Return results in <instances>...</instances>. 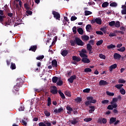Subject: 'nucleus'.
Instances as JSON below:
<instances>
[{
	"mask_svg": "<svg viewBox=\"0 0 126 126\" xmlns=\"http://www.w3.org/2000/svg\"><path fill=\"white\" fill-rule=\"evenodd\" d=\"M70 43L71 46H75V44L78 46H83L84 45V42L79 37H75L74 40H70Z\"/></svg>",
	"mask_w": 126,
	"mask_h": 126,
	"instance_id": "obj_1",
	"label": "nucleus"
},
{
	"mask_svg": "<svg viewBox=\"0 0 126 126\" xmlns=\"http://www.w3.org/2000/svg\"><path fill=\"white\" fill-rule=\"evenodd\" d=\"M91 23H92V24H94V23H96V24L101 25V24H102V19L99 18L93 19L91 20Z\"/></svg>",
	"mask_w": 126,
	"mask_h": 126,
	"instance_id": "obj_2",
	"label": "nucleus"
},
{
	"mask_svg": "<svg viewBox=\"0 0 126 126\" xmlns=\"http://www.w3.org/2000/svg\"><path fill=\"white\" fill-rule=\"evenodd\" d=\"M52 14L54 16V18L56 19L57 20H61V14L59 13V12L53 11H52Z\"/></svg>",
	"mask_w": 126,
	"mask_h": 126,
	"instance_id": "obj_3",
	"label": "nucleus"
},
{
	"mask_svg": "<svg viewBox=\"0 0 126 126\" xmlns=\"http://www.w3.org/2000/svg\"><path fill=\"white\" fill-rule=\"evenodd\" d=\"M6 16L4 15L3 11L0 10V23L3 24V20Z\"/></svg>",
	"mask_w": 126,
	"mask_h": 126,
	"instance_id": "obj_4",
	"label": "nucleus"
},
{
	"mask_svg": "<svg viewBox=\"0 0 126 126\" xmlns=\"http://www.w3.org/2000/svg\"><path fill=\"white\" fill-rule=\"evenodd\" d=\"M87 100L90 101V102L91 103H92L93 104H95L96 103V102H97V100L96 99H94V97L93 96L87 97Z\"/></svg>",
	"mask_w": 126,
	"mask_h": 126,
	"instance_id": "obj_5",
	"label": "nucleus"
},
{
	"mask_svg": "<svg viewBox=\"0 0 126 126\" xmlns=\"http://www.w3.org/2000/svg\"><path fill=\"white\" fill-rule=\"evenodd\" d=\"M76 79V75H73L70 77L69 79H68L67 81L69 83H73V81L74 80Z\"/></svg>",
	"mask_w": 126,
	"mask_h": 126,
	"instance_id": "obj_6",
	"label": "nucleus"
},
{
	"mask_svg": "<svg viewBox=\"0 0 126 126\" xmlns=\"http://www.w3.org/2000/svg\"><path fill=\"white\" fill-rule=\"evenodd\" d=\"M17 80H19V82L17 83L16 86L20 88L23 85V80L21 78L17 79Z\"/></svg>",
	"mask_w": 126,
	"mask_h": 126,
	"instance_id": "obj_7",
	"label": "nucleus"
},
{
	"mask_svg": "<svg viewBox=\"0 0 126 126\" xmlns=\"http://www.w3.org/2000/svg\"><path fill=\"white\" fill-rule=\"evenodd\" d=\"M118 107V104H111L109 105L107 107V109L108 110H113L114 108H116Z\"/></svg>",
	"mask_w": 126,
	"mask_h": 126,
	"instance_id": "obj_8",
	"label": "nucleus"
},
{
	"mask_svg": "<svg viewBox=\"0 0 126 126\" xmlns=\"http://www.w3.org/2000/svg\"><path fill=\"white\" fill-rule=\"evenodd\" d=\"M63 111V107H61L58 109H55L54 110V113H55V115H57V114H60V113H62Z\"/></svg>",
	"mask_w": 126,
	"mask_h": 126,
	"instance_id": "obj_9",
	"label": "nucleus"
},
{
	"mask_svg": "<svg viewBox=\"0 0 126 126\" xmlns=\"http://www.w3.org/2000/svg\"><path fill=\"white\" fill-rule=\"evenodd\" d=\"M66 109L67 111H67V113L69 115H70V114H71V112L73 111V109H72V108H71L69 105H67L66 107Z\"/></svg>",
	"mask_w": 126,
	"mask_h": 126,
	"instance_id": "obj_10",
	"label": "nucleus"
},
{
	"mask_svg": "<svg viewBox=\"0 0 126 126\" xmlns=\"http://www.w3.org/2000/svg\"><path fill=\"white\" fill-rule=\"evenodd\" d=\"M116 121H117V118L111 117L109 120V125H113V124H115Z\"/></svg>",
	"mask_w": 126,
	"mask_h": 126,
	"instance_id": "obj_11",
	"label": "nucleus"
},
{
	"mask_svg": "<svg viewBox=\"0 0 126 126\" xmlns=\"http://www.w3.org/2000/svg\"><path fill=\"white\" fill-rule=\"evenodd\" d=\"M118 66V65H117L116 63H115L113 65H111L110 67H109V71L110 72H112V71H113V69H115V68Z\"/></svg>",
	"mask_w": 126,
	"mask_h": 126,
	"instance_id": "obj_12",
	"label": "nucleus"
},
{
	"mask_svg": "<svg viewBox=\"0 0 126 126\" xmlns=\"http://www.w3.org/2000/svg\"><path fill=\"white\" fill-rule=\"evenodd\" d=\"M113 58L115 60H120L122 58V56L118 53H115L113 55Z\"/></svg>",
	"mask_w": 126,
	"mask_h": 126,
	"instance_id": "obj_13",
	"label": "nucleus"
},
{
	"mask_svg": "<svg viewBox=\"0 0 126 126\" xmlns=\"http://www.w3.org/2000/svg\"><path fill=\"white\" fill-rule=\"evenodd\" d=\"M81 61L84 63H90V60L88 58H83L82 59Z\"/></svg>",
	"mask_w": 126,
	"mask_h": 126,
	"instance_id": "obj_14",
	"label": "nucleus"
},
{
	"mask_svg": "<svg viewBox=\"0 0 126 126\" xmlns=\"http://www.w3.org/2000/svg\"><path fill=\"white\" fill-rule=\"evenodd\" d=\"M81 39L85 42H87L89 40V36L88 35H84L81 36Z\"/></svg>",
	"mask_w": 126,
	"mask_h": 126,
	"instance_id": "obj_15",
	"label": "nucleus"
},
{
	"mask_svg": "<svg viewBox=\"0 0 126 126\" xmlns=\"http://www.w3.org/2000/svg\"><path fill=\"white\" fill-rule=\"evenodd\" d=\"M52 65L53 67H58V62L56 59L52 61Z\"/></svg>",
	"mask_w": 126,
	"mask_h": 126,
	"instance_id": "obj_16",
	"label": "nucleus"
},
{
	"mask_svg": "<svg viewBox=\"0 0 126 126\" xmlns=\"http://www.w3.org/2000/svg\"><path fill=\"white\" fill-rule=\"evenodd\" d=\"M24 8L26 10H32V8L30 7V5L28 3H26L24 4Z\"/></svg>",
	"mask_w": 126,
	"mask_h": 126,
	"instance_id": "obj_17",
	"label": "nucleus"
},
{
	"mask_svg": "<svg viewBox=\"0 0 126 126\" xmlns=\"http://www.w3.org/2000/svg\"><path fill=\"white\" fill-rule=\"evenodd\" d=\"M107 84H108V82L105 80H101L99 82V85H100V86H102L103 85H107Z\"/></svg>",
	"mask_w": 126,
	"mask_h": 126,
	"instance_id": "obj_18",
	"label": "nucleus"
},
{
	"mask_svg": "<svg viewBox=\"0 0 126 126\" xmlns=\"http://www.w3.org/2000/svg\"><path fill=\"white\" fill-rule=\"evenodd\" d=\"M72 60L73 61H75V62L78 63V62H80V61H81V58H80L79 57H78L77 56H73Z\"/></svg>",
	"mask_w": 126,
	"mask_h": 126,
	"instance_id": "obj_19",
	"label": "nucleus"
},
{
	"mask_svg": "<svg viewBox=\"0 0 126 126\" xmlns=\"http://www.w3.org/2000/svg\"><path fill=\"white\" fill-rule=\"evenodd\" d=\"M36 50H37V45L31 46L29 49V51H32V52H36Z\"/></svg>",
	"mask_w": 126,
	"mask_h": 126,
	"instance_id": "obj_20",
	"label": "nucleus"
},
{
	"mask_svg": "<svg viewBox=\"0 0 126 126\" xmlns=\"http://www.w3.org/2000/svg\"><path fill=\"white\" fill-rule=\"evenodd\" d=\"M67 54H68V51L66 50H64L61 51V55L63 57H66V56H67Z\"/></svg>",
	"mask_w": 126,
	"mask_h": 126,
	"instance_id": "obj_21",
	"label": "nucleus"
},
{
	"mask_svg": "<svg viewBox=\"0 0 126 126\" xmlns=\"http://www.w3.org/2000/svg\"><path fill=\"white\" fill-rule=\"evenodd\" d=\"M13 91L14 93H15V94H16V92H17V94H19V93H18V91H19V87H17L16 86H15L14 87Z\"/></svg>",
	"mask_w": 126,
	"mask_h": 126,
	"instance_id": "obj_22",
	"label": "nucleus"
},
{
	"mask_svg": "<svg viewBox=\"0 0 126 126\" xmlns=\"http://www.w3.org/2000/svg\"><path fill=\"white\" fill-rule=\"evenodd\" d=\"M58 93L59 94H60L62 99H65V96H64V94H63V92H62V91L61 90H59L58 91Z\"/></svg>",
	"mask_w": 126,
	"mask_h": 126,
	"instance_id": "obj_23",
	"label": "nucleus"
},
{
	"mask_svg": "<svg viewBox=\"0 0 126 126\" xmlns=\"http://www.w3.org/2000/svg\"><path fill=\"white\" fill-rule=\"evenodd\" d=\"M89 108H90V109H91L90 110H89V112L90 114L92 113V112H94V111H95V106H90Z\"/></svg>",
	"mask_w": 126,
	"mask_h": 126,
	"instance_id": "obj_24",
	"label": "nucleus"
},
{
	"mask_svg": "<svg viewBox=\"0 0 126 126\" xmlns=\"http://www.w3.org/2000/svg\"><path fill=\"white\" fill-rule=\"evenodd\" d=\"M86 29L87 32H90V29H92V26L90 24H88L86 27Z\"/></svg>",
	"mask_w": 126,
	"mask_h": 126,
	"instance_id": "obj_25",
	"label": "nucleus"
},
{
	"mask_svg": "<svg viewBox=\"0 0 126 126\" xmlns=\"http://www.w3.org/2000/svg\"><path fill=\"white\" fill-rule=\"evenodd\" d=\"M77 32H78L79 34H80V35H83V29H82V28H79L77 29Z\"/></svg>",
	"mask_w": 126,
	"mask_h": 126,
	"instance_id": "obj_26",
	"label": "nucleus"
},
{
	"mask_svg": "<svg viewBox=\"0 0 126 126\" xmlns=\"http://www.w3.org/2000/svg\"><path fill=\"white\" fill-rule=\"evenodd\" d=\"M78 123V121H77V119H76V118L74 119L71 121V125H74V126H75V125H76V124H77Z\"/></svg>",
	"mask_w": 126,
	"mask_h": 126,
	"instance_id": "obj_27",
	"label": "nucleus"
},
{
	"mask_svg": "<svg viewBox=\"0 0 126 126\" xmlns=\"http://www.w3.org/2000/svg\"><path fill=\"white\" fill-rule=\"evenodd\" d=\"M115 27H116V28H120L121 26V24L120 23V21H117L116 22H115V24L114 25Z\"/></svg>",
	"mask_w": 126,
	"mask_h": 126,
	"instance_id": "obj_28",
	"label": "nucleus"
},
{
	"mask_svg": "<svg viewBox=\"0 0 126 126\" xmlns=\"http://www.w3.org/2000/svg\"><path fill=\"white\" fill-rule=\"evenodd\" d=\"M116 102H118V98L117 97L113 98L112 101L110 102L111 104H117Z\"/></svg>",
	"mask_w": 126,
	"mask_h": 126,
	"instance_id": "obj_29",
	"label": "nucleus"
},
{
	"mask_svg": "<svg viewBox=\"0 0 126 126\" xmlns=\"http://www.w3.org/2000/svg\"><path fill=\"white\" fill-rule=\"evenodd\" d=\"M109 100L104 99L101 101V104H103V105H108V104H109Z\"/></svg>",
	"mask_w": 126,
	"mask_h": 126,
	"instance_id": "obj_30",
	"label": "nucleus"
},
{
	"mask_svg": "<svg viewBox=\"0 0 126 126\" xmlns=\"http://www.w3.org/2000/svg\"><path fill=\"white\" fill-rule=\"evenodd\" d=\"M79 56L81 58H88V56L84 53H82V52H80Z\"/></svg>",
	"mask_w": 126,
	"mask_h": 126,
	"instance_id": "obj_31",
	"label": "nucleus"
},
{
	"mask_svg": "<svg viewBox=\"0 0 126 126\" xmlns=\"http://www.w3.org/2000/svg\"><path fill=\"white\" fill-rule=\"evenodd\" d=\"M110 6L112 7H117V6H118V3L116 2H113L110 4Z\"/></svg>",
	"mask_w": 126,
	"mask_h": 126,
	"instance_id": "obj_32",
	"label": "nucleus"
},
{
	"mask_svg": "<svg viewBox=\"0 0 126 126\" xmlns=\"http://www.w3.org/2000/svg\"><path fill=\"white\" fill-rule=\"evenodd\" d=\"M107 49H108V50H110L111 49H114V48H116V45L111 43L110 45L107 46Z\"/></svg>",
	"mask_w": 126,
	"mask_h": 126,
	"instance_id": "obj_33",
	"label": "nucleus"
},
{
	"mask_svg": "<svg viewBox=\"0 0 126 126\" xmlns=\"http://www.w3.org/2000/svg\"><path fill=\"white\" fill-rule=\"evenodd\" d=\"M51 104H52V102H51V98L50 97H48L47 99V106L48 107H50V106H51Z\"/></svg>",
	"mask_w": 126,
	"mask_h": 126,
	"instance_id": "obj_34",
	"label": "nucleus"
},
{
	"mask_svg": "<svg viewBox=\"0 0 126 126\" xmlns=\"http://www.w3.org/2000/svg\"><path fill=\"white\" fill-rule=\"evenodd\" d=\"M123 86H124L123 84H117L115 85V87L117 88V89H122Z\"/></svg>",
	"mask_w": 126,
	"mask_h": 126,
	"instance_id": "obj_35",
	"label": "nucleus"
},
{
	"mask_svg": "<svg viewBox=\"0 0 126 126\" xmlns=\"http://www.w3.org/2000/svg\"><path fill=\"white\" fill-rule=\"evenodd\" d=\"M58 86H62L63 84V82L62 80H59L58 82L57 83Z\"/></svg>",
	"mask_w": 126,
	"mask_h": 126,
	"instance_id": "obj_36",
	"label": "nucleus"
},
{
	"mask_svg": "<svg viewBox=\"0 0 126 126\" xmlns=\"http://www.w3.org/2000/svg\"><path fill=\"white\" fill-rule=\"evenodd\" d=\"M11 69H15L16 68V65H15V63H11V66H10Z\"/></svg>",
	"mask_w": 126,
	"mask_h": 126,
	"instance_id": "obj_37",
	"label": "nucleus"
},
{
	"mask_svg": "<svg viewBox=\"0 0 126 126\" xmlns=\"http://www.w3.org/2000/svg\"><path fill=\"white\" fill-rule=\"evenodd\" d=\"M92 71V69L90 68H86L84 69V72L86 73H88V72H91Z\"/></svg>",
	"mask_w": 126,
	"mask_h": 126,
	"instance_id": "obj_38",
	"label": "nucleus"
},
{
	"mask_svg": "<svg viewBox=\"0 0 126 126\" xmlns=\"http://www.w3.org/2000/svg\"><path fill=\"white\" fill-rule=\"evenodd\" d=\"M75 101L76 103H81V101H82V98L81 97H77L75 99Z\"/></svg>",
	"mask_w": 126,
	"mask_h": 126,
	"instance_id": "obj_39",
	"label": "nucleus"
},
{
	"mask_svg": "<svg viewBox=\"0 0 126 126\" xmlns=\"http://www.w3.org/2000/svg\"><path fill=\"white\" fill-rule=\"evenodd\" d=\"M58 79H59L58 77H56V76L55 77H53L52 78V82L53 83H57V82L58 81Z\"/></svg>",
	"mask_w": 126,
	"mask_h": 126,
	"instance_id": "obj_40",
	"label": "nucleus"
},
{
	"mask_svg": "<svg viewBox=\"0 0 126 126\" xmlns=\"http://www.w3.org/2000/svg\"><path fill=\"white\" fill-rule=\"evenodd\" d=\"M109 6V2H104L102 4V7L103 8L107 7Z\"/></svg>",
	"mask_w": 126,
	"mask_h": 126,
	"instance_id": "obj_41",
	"label": "nucleus"
},
{
	"mask_svg": "<svg viewBox=\"0 0 126 126\" xmlns=\"http://www.w3.org/2000/svg\"><path fill=\"white\" fill-rule=\"evenodd\" d=\"M90 14H92V12L91 11H88V10L85 11V16L90 15Z\"/></svg>",
	"mask_w": 126,
	"mask_h": 126,
	"instance_id": "obj_42",
	"label": "nucleus"
},
{
	"mask_svg": "<svg viewBox=\"0 0 126 126\" xmlns=\"http://www.w3.org/2000/svg\"><path fill=\"white\" fill-rule=\"evenodd\" d=\"M117 51H118L119 52H125L126 51V47H122L121 48H119L117 49Z\"/></svg>",
	"mask_w": 126,
	"mask_h": 126,
	"instance_id": "obj_43",
	"label": "nucleus"
},
{
	"mask_svg": "<svg viewBox=\"0 0 126 126\" xmlns=\"http://www.w3.org/2000/svg\"><path fill=\"white\" fill-rule=\"evenodd\" d=\"M87 50H88V51L92 50V46H91V44H90V43H88L87 44Z\"/></svg>",
	"mask_w": 126,
	"mask_h": 126,
	"instance_id": "obj_44",
	"label": "nucleus"
},
{
	"mask_svg": "<svg viewBox=\"0 0 126 126\" xmlns=\"http://www.w3.org/2000/svg\"><path fill=\"white\" fill-rule=\"evenodd\" d=\"M120 92L121 94H122V95H125V94H126V90L124 89V88H122L120 89Z\"/></svg>",
	"mask_w": 126,
	"mask_h": 126,
	"instance_id": "obj_45",
	"label": "nucleus"
},
{
	"mask_svg": "<svg viewBox=\"0 0 126 126\" xmlns=\"http://www.w3.org/2000/svg\"><path fill=\"white\" fill-rule=\"evenodd\" d=\"M64 94L65 95H66V96H68V97H71V94H70V92L68 91H66L64 92Z\"/></svg>",
	"mask_w": 126,
	"mask_h": 126,
	"instance_id": "obj_46",
	"label": "nucleus"
},
{
	"mask_svg": "<svg viewBox=\"0 0 126 126\" xmlns=\"http://www.w3.org/2000/svg\"><path fill=\"white\" fill-rule=\"evenodd\" d=\"M51 93L55 95V94H57L58 93V90L57 89H53L51 91Z\"/></svg>",
	"mask_w": 126,
	"mask_h": 126,
	"instance_id": "obj_47",
	"label": "nucleus"
},
{
	"mask_svg": "<svg viewBox=\"0 0 126 126\" xmlns=\"http://www.w3.org/2000/svg\"><path fill=\"white\" fill-rule=\"evenodd\" d=\"M32 13L33 12L31 10H27L26 11V15L28 16V15H32Z\"/></svg>",
	"mask_w": 126,
	"mask_h": 126,
	"instance_id": "obj_48",
	"label": "nucleus"
},
{
	"mask_svg": "<svg viewBox=\"0 0 126 126\" xmlns=\"http://www.w3.org/2000/svg\"><path fill=\"white\" fill-rule=\"evenodd\" d=\"M115 21H112L109 23V25L111 27H113V26H115Z\"/></svg>",
	"mask_w": 126,
	"mask_h": 126,
	"instance_id": "obj_49",
	"label": "nucleus"
},
{
	"mask_svg": "<svg viewBox=\"0 0 126 126\" xmlns=\"http://www.w3.org/2000/svg\"><path fill=\"white\" fill-rule=\"evenodd\" d=\"M92 118H87L84 119V122H86L87 123H89V122H91Z\"/></svg>",
	"mask_w": 126,
	"mask_h": 126,
	"instance_id": "obj_50",
	"label": "nucleus"
},
{
	"mask_svg": "<svg viewBox=\"0 0 126 126\" xmlns=\"http://www.w3.org/2000/svg\"><path fill=\"white\" fill-rule=\"evenodd\" d=\"M44 114L46 117H50L51 116V113H50V112L47 110L44 111Z\"/></svg>",
	"mask_w": 126,
	"mask_h": 126,
	"instance_id": "obj_51",
	"label": "nucleus"
},
{
	"mask_svg": "<svg viewBox=\"0 0 126 126\" xmlns=\"http://www.w3.org/2000/svg\"><path fill=\"white\" fill-rule=\"evenodd\" d=\"M107 95H108V96H113L115 95V94L114 93H111L109 91L106 92Z\"/></svg>",
	"mask_w": 126,
	"mask_h": 126,
	"instance_id": "obj_52",
	"label": "nucleus"
},
{
	"mask_svg": "<svg viewBox=\"0 0 126 126\" xmlns=\"http://www.w3.org/2000/svg\"><path fill=\"white\" fill-rule=\"evenodd\" d=\"M44 57L45 56H44V55H41L36 57V60H37L38 61H40L41 60H43V59H44Z\"/></svg>",
	"mask_w": 126,
	"mask_h": 126,
	"instance_id": "obj_53",
	"label": "nucleus"
},
{
	"mask_svg": "<svg viewBox=\"0 0 126 126\" xmlns=\"http://www.w3.org/2000/svg\"><path fill=\"white\" fill-rule=\"evenodd\" d=\"M102 44H103V40H99L96 42V45L97 46H101Z\"/></svg>",
	"mask_w": 126,
	"mask_h": 126,
	"instance_id": "obj_54",
	"label": "nucleus"
},
{
	"mask_svg": "<svg viewBox=\"0 0 126 126\" xmlns=\"http://www.w3.org/2000/svg\"><path fill=\"white\" fill-rule=\"evenodd\" d=\"M109 37H116L117 36V34H116L115 32H111L109 34Z\"/></svg>",
	"mask_w": 126,
	"mask_h": 126,
	"instance_id": "obj_55",
	"label": "nucleus"
},
{
	"mask_svg": "<svg viewBox=\"0 0 126 126\" xmlns=\"http://www.w3.org/2000/svg\"><path fill=\"white\" fill-rule=\"evenodd\" d=\"M99 58L103 60H106V56L102 55V54H99Z\"/></svg>",
	"mask_w": 126,
	"mask_h": 126,
	"instance_id": "obj_56",
	"label": "nucleus"
},
{
	"mask_svg": "<svg viewBox=\"0 0 126 126\" xmlns=\"http://www.w3.org/2000/svg\"><path fill=\"white\" fill-rule=\"evenodd\" d=\"M91 89L89 88L85 89L83 90L84 93H89L90 92Z\"/></svg>",
	"mask_w": 126,
	"mask_h": 126,
	"instance_id": "obj_57",
	"label": "nucleus"
},
{
	"mask_svg": "<svg viewBox=\"0 0 126 126\" xmlns=\"http://www.w3.org/2000/svg\"><path fill=\"white\" fill-rule=\"evenodd\" d=\"M118 82L119 83H126V80H125L123 79H120L118 80Z\"/></svg>",
	"mask_w": 126,
	"mask_h": 126,
	"instance_id": "obj_58",
	"label": "nucleus"
},
{
	"mask_svg": "<svg viewBox=\"0 0 126 126\" xmlns=\"http://www.w3.org/2000/svg\"><path fill=\"white\" fill-rule=\"evenodd\" d=\"M102 124H103V125L107 124V119L104 118H102Z\"/></svg>",
	"mask_w": 126,
	"mask_h": 126,
	"instance_id": "obj_59",
	"label": "nucleus"
},
{
	"mask_svg": "<svg viewBox=\"0 0 126 126\" xmlns=\"http://www.w3.org/2000/svg\"><path fill=\"white\" fill-rule=\"evenodd\" d=\"M10 23H11V20L8 19V20L5 22V24H7V25H10Z\"/></svg>",
	"mask_w": 126,
	"mask_h": 126,
	"instance_id": "obj_60",
	"label": "nucleus"
},
{
	"mask_svg": "<svg viewBox=\"0 0 126 126\" xmlns=\"http://www.w3.org/2000/svg\"><path fill=\"white\" fill-rule=\"evenodd\" d=\"M76 29H77V28H76V26L72 28V31H73V32L74 33V34H75L77 32Z\"/></svg>",
	"mask_w": 126,
	"mask_h": 126,
	"instance_id": "obj_61",
	"label": "nucleus"
},
{
	"mask_svg": "<svg viewBox=\"0 0 126 126\" xmlns=\"http://www.w3.org/2000/svg\"><path fill=\"white\" fill-rule=\"evenodd\" d=\"M121 13L123 15L126 14V8H124L123 10L121 11Z\"/></svg>",
	"mask_w": 126,
	"mask_h": 126,
	"instance_id": "obj_62",
	"label": "nucleus"
},
{
	"mask_svg": "<svg viewBox=\"0 0 126 126\" xmlns=\"http://www.w3.org/2000/svg\"><path fill=\"white\" fill-rule=\"evenodd\" d=\"M24 106L23 105H21L19 108V111H24Z\"/></svg>",
	"mask_w": 126,
	"mask_h": 126,
	"instance_id": "obj_63",
	"label": "nucleus"
},
{
	"mask_svg": "<svg viewBox=\"0 0 126 126\" xmlns=\"http://www.w3.org/2000/svg\"><path fill=\"white\" fill-rule=\"evenodd\" d=\"M39 126H46V124H45L43 122H40L38 124Z\"/></svg>",
	"mask_w": 126,
	"mask_h": 126,
	"instance_id": "obj_64",
	"label": "nucleus"
}]
</instances>
